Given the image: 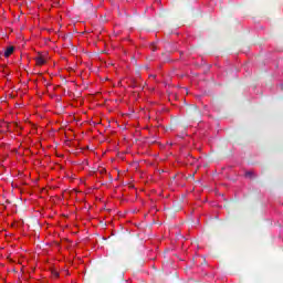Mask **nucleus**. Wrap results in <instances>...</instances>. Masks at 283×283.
<instances>
[{
	"instance_id": "1",
	"label": "nucleus",
	"mask_w": 283,
	"mask_h": 283,
	"mask_svg": "<svg viewBox=\"0 0 283 283\" xmlns=\"http://www.w3.org/2000/svg\"><path fill=\"white\" fill-rule=\"evenodd\" d=\"M13 53H14V46H8L7 50L4 51L6 59H8Z\"/></svg>"
},
{
	"instance_id": "2",
	"label": "nucleus",
	"mask_w": 283,
	"mask_h": 283,
	"mask_svg": "<svg viewBox=\"0 0 283 283\" xmlns=\"http://www.w3.org/2000/svg\"><path fill=\"white\" fill-rule=\"evenodd\" d=\"M36 65H45V59L43 56L35 57Z\"/></svg>"
},
{
	"instance_id": "3",
	"label": "nucleus",
	"mask_w": 283,
	"mask_h": 283,
	"mask_svg": "<svg viewBox=\"0 0 283 283\" xmlns=\"http://www.w3.org/2000/svg\"><path fill=\"white\" fill-rule=\"evenodd\" d=\"M245 178H250V179L255 178V172L251 170L245 171Z\"/></svg>"
},
{
	"instance_id": "4",
	"label": "nucleus",
	"mask_w": 283,
	"mask_h": 283,
	"mask_svg": "<svg viewBox=\"0 0 283 283\" xmlns=\"http://www.w3.org/2000/svg\"><path fill=\"white\" fill-rule=\"evenodd\" d=\"M52 275H53L54 277H59V272L52 271Z\"/></svg>"
},
{
	"instance_id": "5",
	"label": "nucleus",
	"mask_w": 283,
	"mask_h": 283,
	"mask_svg": "<svg viewBox=\"0 0 283 283\" xmlns=\"http://www.w3.org/2000/svg\"><path fill=\"white\" fill-rule=\"evenodd\" d=\"M156 50H157L156 44H151V51L156 52Z\"/></svg>"
},
{
	"instance_id": "6",
	"label": "nucleus",
	"mask_w": 283,
	"mask_h": 283,
	"mask_svg": "<svg viewBox=\"0 0 283 283\" xmlns=\"http://www.w3.org/2000/svg\"><path fill=\"white\" fill-rule=\"evenodd\" d=\"M190 109H192L193 112H198V106H192Z\"/></svg>"
},
{
	"instance_id": "7",
	"label": "nucleus",
	"mask_w": 283,
	"mask_h": 283,
	"mask_svg": "<svg viewBox=\"0 0 283 283\" xmlns=\"http://www.w3.org/2000/svg\"><path fill=\"white\" fill-rule=\"evenodd\" d=\"M175 211H180V208H175Z\"/></svg>"
},
{
	"instance_id": "8",
	"label": "nucleus",
	"mask_w": 283,
	"mask_h": 283,
	"mask_svg": "<svg viewBox=\"0 0 283 283\" xmlns=\"http://www.w3.org/2000/svg\"><path fill=\"white\" fill-rule=\"evenodd\" d=\"M90 8H92V3H88Z\"/></svg>"
},
{
	"instance_id": "9",
	"label": "nucleus",
	"mask_w": 283,
	"mask_h": 283,
	"mask_svg": "<svg viewBox=\"0 0 283 283\" xmlns=\"http://www.w3.org/2000/svg\"><path fill=\"white\" fill-rule=\"evenodd\" d=\"M153 76V78H156V75H151Z\"/></svg>"
}]
</instances>
